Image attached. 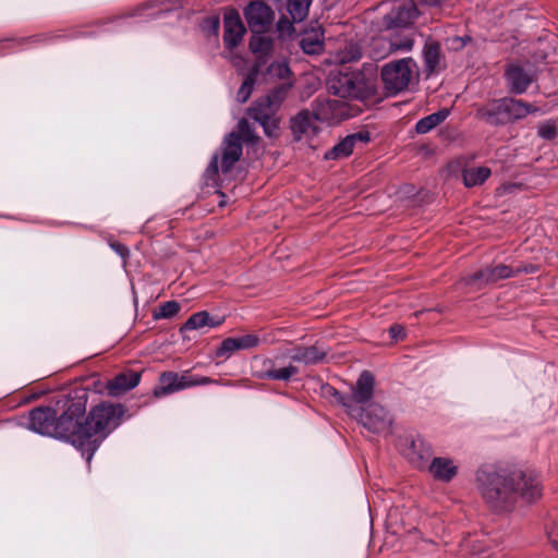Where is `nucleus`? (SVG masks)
Instances as JSON below:
<instances>
[{"mask_svg":"<svg viewBox=\"0 0 558 558\" xmlns=\"http://www.w3.org/2000/svg\"><path fill=\"white\" fill-rule=\"evenodd\" d=\"M271 47L272 40L265 34H253L250 40L251 51L255 54H258L259 57L268 54L271 50Z\"/></svg>","mask_w":558,"mask_h":558,"instance_id":"c756f323","label":"nucleus"},{"mask_svg":"<svg viewBox=\"0 0 558 558\" xmlns=\"http://www.w3.org/2000/svg\"><path fill=\"white\" fill-rule=\"evenodd\" d=\"M417 16V9L410 0H400L392 4L390 11L386 13L383 23L387 28L407 26Z\"/></svg>","mask_w":558,"mask_h":558,"instance_id":"1a4fd4ad","label":"nucleus"},{"mask_svg":"<svg viewBox=\"0 0 558 558\" xmlns=\"http://www.w3.org/2000/svg\"><path fill=\"white\" fill-rule=\"evenodd\" d=\"M242 156V144L239 136L232 132L226 136L222 145V171H229Z\"/></svg>","mask_w":558,"mask_h":558,"instance_id":"f3484780","label":"nucleus"},{"mask_svg":"<svg viewBox=\"0 0 558 558\" xmlns=\"http://www.w3.org/2000/svg\"><path fill=\"white\" fill-rule=\"evenodd\" d=\"M286 355L293 362L312 365L323 362L327 355V351L319 345H295L288 349Z\"/></svg>","mask_w":558,"mask_h":558,"instance_id":"4468645a","label":"nucleus"},{"mask_svg":"<svg viewBox=\"0 0 558 558\" xmlns=\"http://www.w3.org/2000/svg\"><path fill=\"white\" fill-rule=\"evenodd\" d=\"M426 469L436 481L449 483L458 475L460 464L450 457H436L429 461Z\"/></svg>","mask_w":558,"mask_h":558,"instance_id":"f8f14e48","label":"nucleus"},{"mask_svg":"<svg viewBox=\"0 0 558 558\" xmlns=\"http://www.w3.org/2000/svg\"><path fill=\"white\" fill-rule=\"evenodd\" d=\"M487 539L481 535L469 537L462 542V549L476 558H495L490 553H486Z\"/></svg>","mask_w":558,"mask_h":558,"instance_id":"4be33fe9","label":"nucleus"},{"mask_svg":"<svg viewBox=\"0 0 558 558\" xmlns=\"http://www.w3.org/2000/svg\"><path fill=\"white\" fill-rule=\"evenodd\" d=\"M401 451L404 458L418 470L426 469L433 456L430 445L420 435L404 437Z\"/></svg>","mask_w":558,"mask_h":558,"instance_id":"423d86ee","label":"nucleus"},{"mask_svg":"<svg viewBox=\"0 0 558 558\" xmlns=\"http://www.w3.org/2000/svg\"><path fill=\"white\" fill-rule=\"evenodd\" d=\"M354 416L359 417L363 426L373 433L388 432L392 423L388 411L377 403L369 404L365 411Z\"/></svg>","mask_w":558,"mask_h":558,"instance_id":"6e6552de","label":"nucleus"},{"mask_svg":"<svg viewBox=\"0 0 558 558\" xmlns=\"http://www.w3.org/2000/svg\"><path fill=\"white\" fill-rule=\"evenodd\" d=\"M390 333L396 339L401 338L403 336V328L401 326H398V325L392 326L390 328Z\"/></svg>","mask_w":558,"mask_h":558,"instance_id":"49530a36","label":"nucleus"},{"mask_svg":"<svg viewBox=\"0 0 558 558\" xmlns=\"http://www.w3.org/2000/svg\"><path fill=\"white\" fill-rule=\"evenodd\" d=\"M269 74L280 80H287L291 71L287 62H275L269 66Z\"/></svg>","mask_w":558,"mask_h":558,"instance_id":"4c0bfd02","label":"nucleus"},{"mask_svg":"<svg viewBox=\"0 0 558 558\" xmlns=\"http://www.w3.org/2000/svg\"><path fill=\"white\" fill-rule=\"evenodd\" d=\"M374 44H375V45H379V44H384V41H383V40H380V39H378V40H376Z\"/></svg>","mask_w":558,"mask_h":558,"instance_id":"864d4df0","label":"nucleus"},{"mask_svg":"<svg viewBox=\"0 0 558 558\" xmlns=\"http://www.w3.org/2000/svg\"><path fill=\"white\" fill-rule=\"evenodd\" d=\"M180 308H181L180 304L175 301L165 302L163 304H161L159 306V311L155 314V317L156 318H171L179 313Z\"/></svg>","mask_w":558,"mask_h":558,"instance_id":"f704fd0d","label":"nucleus"},{"mask_svg":"<svg viewBox=\"0 0 558 558\" xmlns=\"http://www.w3.org/2000/svg\"><path fill=\"white\" fill-rule=\"evenodd\" d=\"M492 174L487 167L468 168L463 171V182L466 187H473L483 184Z\"/></svg>","mask_w":558,"mask_h":558,"instance_id":"b1692460","label":"nucleus"},{"mask_svg":"<svg viewBox=\"0 0 558 558\" xmlns=\"http://www.w3.org/2000/svg\"><path fill=\"white\" fill-rule=\"evenodd\" d=\"M248 114L253 120H255L263 126L266 135H276L278 130V120L275 118V116L268 117L267 113L258 114V108L250 109Z\"/></svg>","mask_w":558,"mask_h":558,"instance_id":"c85d7f7f","label":"nucleus"},{"mask_svg":"<svg viewBox=\"0 0 558 558\" xmlns=\"http://www.w3.org/2000/svg\"><path fill=\"white\" fill-rule=\"evenodd\" d=\"M112 248L121 256H125L128 254V248L122 244H112Z\"/></svg>","mask_w":558,"mask_h":558,"instance_id":"de8ad7c7","label":"nucleus"},{"mask_svg":"<svg viewBox=\"0 0 558 558\" xmlns=\"http://www.w3.org/2000/svg\"><path fill=\"white\" fill-rule=\"evenodd\" d=\"M313 114L318 121L335 122L347 117L345 105L337 99L317 98Z\"/></svg>","mask_w":558,"mask_h":558,"instance_id":"9b49d317","label":"nucleus"},{"mask_svg":"<svg viewBox=\"0 0 558 558\" xmlns=\"http://www.w3.org/2000/svg\"><path fill=\"white\" fill-rule=\"evenodd\" d=\"M323 33L319 29L312 31L311 33L304 34L300 45L305 53L315 54L323 49Z\"/></svg>","mask_w":558,"mask_h":558,"instance_id":"bb28decb","label":"nucleus"},{"mask_svg":"<svg viewBox=\"0 0 558 558\" xmlns=\"http://www.w3.org/2000/svg\"><path fill=\"white\" fill-rule=\"evenodd\" d=\"M218 172V156H214L208 168L206 169V177H213Z\"/></svg>","mask_w":558,"mask_h":558,"instance_id":"a18cd8bd","label":"nucleus"},{"mask_svg":"<svg viewBox=\"0 0 558 558\" xmlns=\"http://www.w3.org/2000/svg\"><path fill=\"white\" fill-rule=\"evenodd\" d=\"M538 134L543 138H553L556 135V128L551 124H542L538 128Z\"/></svg>","mask_w":558,"mask_h":558,"instance_id":"37998d69","label":"nucleus"},{"mask_svg":"<svg viewBox=\"0 0 558 558\" xmlns=\"http://www.w3.org/2000/svg\"><path fill=\"white\" fill-rule=\"evenodd\" d=\"M299 373V368L292 364L286 367H275L274 365L270 368H267L263 375V377L274 380H289L294 375Z\"/></svg>","mask_w":558,"mask_h":558,"instance_id":"7c9ffc66","label":"nucleus"},{"mask_svg":"<svg viewBox=\"0 0 558 558\" xmlns=\"http://www.w3.org/2000/svg\"><path fill=\"white\" fill-rule=\"evenodd\" d=\"M141 380L137 372L121 373L107 384L108 393L112 397L120 396L135 388Z\"/></svg>","mask_w":558,"mask_h":558,"instance_id":"6ab92c4d","label":"nucleus"},{"mask_svg":"<svg viewBox=\"0 0 558 558\" xmlns=\"http://www.w3.org/2000/svg\"><path fill=\"white\" fill-rule=\"evenodd\" d=\"M426 4H429V5H437L440 0H423Z\"/></svg>","mask_w":558,"mask_h":558,"instance_id":"3c124183","label":"nucleus"},{"mask_svg":"<svg viewBox=\"0 0 558 558\" xmlns=\"http://www.w3.org/2000/svg\"><path fill=\"white\" fill-rule=\"evenodd\" d=\"M448 116L449 110L441 109L417 121L415 130L420 134H425L440 124Z\"/></svg>","mask_w":558,"mask_h":558,"instance_id":"a878e982","label":"nucleus"},{"mask_svg":"<svg viewBox=\"0 0 558 558\" xmlns=\"http://www.w3.org/2000/svg\"><path fill=\"white\" fill-rule=\"evenodd\" d=\"M211 24H213V28H214L215 33H217L218 28H219V19L218 17H213L211 19Z\"/></svg>","mask_w":558,"mask_h":558,"instance_id":"09e8293b","label":"nucleus"},{"mask_svg":"<svg viewBox=\"0 0 558 558\" xmlns=\"http://www.w3.org/2000/svg\"><path fill=\"white\" fill-rule=\"evenodd\" d=\"M385 88L391 94L405 90L418 75V68L412 58L391 61L381 68Z\"/></svg>","mask_w":558,"mask_h":558,"instance_id":"7ed1b4c3","label":"nucleus"},{"mask_svg":"<svg viewBox=\"0 0 558 558\" xmlns=\"http://www.w3.org/2000/svg\"><path fill=\"white\" fill-rule=\"evenodd\" d=\"M223 44L226 48L233 49L242 41L246 33L240 14L235 11L227 13L223 19Z\"/></svg>","mask_w":558,"mask_h":558,"instance_id":"ddd939ff","label":"nucleus"},{"mask_svg":"<svg viewBox=\"0 0 558 558\" xmlns=\"http://www.w3.org/2000/svg\"><path fill=\"white\" fill-rule=\"evenodd\" d=\"M124 411L122 405L101 403L93 408L83 423L68 413L57 417L51 408H37L29 413L28 428L46 436L66 437L90 462L102 440L116 429Z\"/></svg>","mask_w":558,"mask_h":558,"instance_id":"f257e3e1","label":"nucleus"},{"mask_svg":"<svg viewBox=\"0 0 558 558\" xmlns=\"http://www.w3.org/2000/svg\"><path fill=\"white\" fill-rule=\"evenodd\" d=\"M254 83H255V77L253 74L248 75L244 80L243 84L241 85L240 89L238 90V100L240 102H245L250 98L252 90H253Z\"/></svg>","mask_w":558,"mask_h":558,"instance_id":"e433bc0d","label":"nucleus"},{"mask_svg":"<svg viewBox=\"0 0 558 558\" xmlns=\"http://www.w3.org/2000/svg\"><path fill=\"white\" fill-rule=\"evenodd\" d=\"M507 112L509 122L525 118L529 113L537 111V108L522 100L507 98Z\"/></svg>","mask_w":558,"mask_h":558,"instance_id":"5701e85b","label":"nucleus"},{"mask_svg":"<svg viewBox=\"0 0 558 558\" xmlns=\"http://www.w3.org/2000/svg\"><path fill=\"white\" fill-rule=\"evenodd\" d=\"M318 121L308 110L300 111L291 119L290 128L296 141H311L317 134Z\"/></svg>","mask_w":558,"mask_h":558,"instance_id":"9d476101","label":"nucleus"},{"mask_svg":"<svg viewBox=\"0 0 558 558\" xmlns=\"http://www.w3.org/2000/svg\"><path fill=\"white\" fill-rule=\"evenodd\" d=\"M475 485L485 502L498 511L511 509L519 497L532 502L542 494L539 481L532 473L493 465L476 471Z\"/></svg>","mask_w":558,"mask_h":558,"instance_id":"f03ea898","label":"nucleus"},{"mask_svg":"<svg viewBox=\"0 0 558 558\" xmlns=\"http://www.w3.org/2000/svg\"><path fill=\"white\" fill-rule=\"evenodd\" d=\"M513 274L514 271L509 266L500 264L474 274L473 276L465 279V283L473 284L477 281H482L484 283H494L500 279L509 278Z\"/></svg>","mask_w":558,"mask_h":558,"instance_id":"a211bd4d","label":"nucleus"},{"mask_svg":"<svg viewBox=\"0 0 558 558\" xmlns=\"http://www.w3.org/2000/svg\"><path fill=\"white\" fill-rule=\"evenodd\" d=\"M375 378L368 371H364L359 376L356 384L351 386V395L349 397L335 391L336 400L343 405L351 416L356 415L362 410L354 407L356 404H365L372 400L374 396Z\"/></svg>","mask_w":558,"mask_h":558,"instance_id":"39448f33","label":"nucleus"},{"mask_svg":"<svg viewBox=\"0 0 558 558\" xmlns=\"http://www.w3.org/2000/svg\"><path fill=\"white\" fill-rule=\"evenodd\" d=\"M506 78L511 92L515 94L524 93L533 81L532 75L518 65H512L507 70Z\"/></svg>","mask_w":558,"mask_h":558,"instance_id":"aec40b11","label":"nucleus"},{"mask_svg":"<svg viewBox=\"0 0 558 558\" xmlns=\"http://www.w3.org/2000/svg\"><path fill=\"white\" fill-rule=\"evenodd\" d=\"M161 386L155 390L156 397H162L175 391L181 390L179 388L180 380L179 375L175 373H165L160 377Z\"/></svg>","mask_w":558,"mask_h":558,"instance_id":"cd10ccee","label":"nucleus"},{"mask_svg":"<svg viewBox=\"0 0 558 558\" xmlns=\"http://www.w3.org/2000/svg\"><path fill=\"white\" fill-rule=\"evenodd\" d=\"M361 58V51L356 46L351 45L349 48V51L339 58V61L344 62H352L356 61Z\"/></svg>","mask_w":558,"mask_h":558,"instance_id":"79ce46f5","label":"nucleus"},{"mask_svg":"<svg viewBox=\"0 0 558 558\" xmlns=\"http://www.w3.org/2000/svg\"><path fill=\"white\" fill-rule=\"evenodd\" d=\"M238 344L234 338H227L225 339L220 347L216 351V355L218 357H225L228 359L232 353L238 351Z\"/></svg>","mask_w":558,"mask_h":558,"instance_id":"c9c22d12","label":"nucleus"},{"mask_svg":"<svg viewBox=\"0 0 558 558\" xmlns=\"http://www.w3.org/2000/svg\"><path fill=\"white\" fill-rule=\"evenodd\" d=\"M244 16L253 34H265L272 25L275 13L266 3L254 1L245 8Z\"/></svg>","mask_w":558,"mask_h":558,"instance_id":"0eeeda50","label":"nucleus"},{"mask_svg":"<svg viewBox=\"0 0 558 558\" xmlns=\"http://www.w3.org/2000/svg\"><path fill=\"white\" fill-rule=\"evenodd\" d=\"M456 41L460 43V46H463V45H464V43H463L462 38H460V37H457V38H456Z\"/></svg>","mask_w":558,"mask_h":558,"instance_id":"603ef678","label":"nucleus"},{"mask_svg":"<svg viewBox=\"0 0 558 558\" xmlns=\"http://www.w3.org/2000/svg\"><path fill=\"white\" fill-rule=\"evenodd\" d=\"M328 89L331 94L342 99H361L368 93L364 75L355 71H340L337 74H332L328 81Z\"/></svg>","mask_w":558,"mask_h":558,"instance_id":"20e7f679","label":"nucleus"},{"mask_svg":"<svg viewBox=\"0 0 558 558\" xmlns=\"http://www.w3.org/2000/svg\"><path fill=\"white\" fill-rule=\"evenodd\" d=\"M221 324L220 320L214 318L207 312H198L193 314L184 324V330H196L204 327H217Z\"/></svg>","mask_w":558,"mask_h":558,"instance_id":"393cba45","label":"nucleus"},{"mask_svg":"<svg viewBox=\"0 0 558 558\" xmlns=\"http://www.w3.org/2000/svg\"><path fill=\"white\" fill-rule=\"evenodd\" d=\"M239 350H247L258 345L259 338L255 335H244L241 337H234Z\"/></svg>","mask_w":558,"mask_h":558,"instance_id":"58836bf2","label":"nucleus"},{"mask_svg":"<svg viewBox=\"0 0 558 558\" xmlns=\"http://www.w3.org/2000/svg\"><path fill=\"white\" fill-rule=\"evenodd\" d=\"M239 138L243 137L245 141L250 142L253 141L254 135L252 133L251 126L247 122V120L242 119L238 123V133H235Z\"/></svg>","mask_w":558,"mask_h":558,"instance_id":"ea45409f","label":"nucleus"},{"mask_svg":"<svg viewBox=\"0 0 558 558\" xmlns=\"http://www.w3.org/2000/svg\"><path fill=\"white\" fill-rule=\"evenodd\" d=\"M369 141V134L367 132H359L355 134L348 135L344 140L333 146L330 150L325 154L326 159H339L348 157L352 154L357 143L365 144Z\"/></svg>","mask_w":558,"mask_h":558,"instance_id":"dca6fc26","label":"nucleus"},{"mask_svg":"<svg viewBox=\"0 0 558 558\" xmlns=\"http://www.w3.org/2000/svg\"><path fill=\"white\" fill-rule=\"evenodd\" d=\"M551 544L558 549V534L549 535Z\"/></svg>","mask_w":558,"mask_h":558,"instance_id":"8fccbe9b","label":"nucleus"},{"mask_svg":"<svg viewBox=\"0 0 558 558\" xmlns=\"http://www.w3.org/2000/svg\"><path fill=\"white\" fill-rule=\"evenodd\" d=\"M290 87L291 83L281 84L271 95L267 96L266 99L255 102L250 109L258 108V114L267 113L268 117L274 116V106L278 105L284 98Z\"/></svg>","mask_w":558,"mask_h":558,"instance_id":"412c9836","label":"nucleus"},{"mask_svg":"<svg viewBox=\"0 0 558 558\" xmlns=\"http://www.w3.org/2000/svg\"><path fill=\"white\" fill-rule=\"evenodd\" d=\"M413 47V43L409 39L404 40L402 44H393V43H390L389 44V49H388V52H395V51H398V50H404V51H410Z\"/></svg>","mask_w":558,"mask_h":558,"instance_id":"c03bdc74","label":"nucleus"},{"mask_svg":"<svg viewBox=\"0 0 558 558\" xmlns=\"http://www.w3.org/2000/svg\"><path fill=\"white\" fill-rule=\"evenodd\" d=\"M277 31L280 37H288L294 32V27L291 21L282 17L277 23Z\"/></svg>","mask_w":558,"mask_h":558,"instance_id":"a19ab883","label":"nucleus"},{"mask_svg":"<svg viewBox=\"0 0 558 558\" xmlns=\"http://www.w3.org/2000/svg\"><path fill=\"white\" fill-rule=\"evenodd\" d=\"M507 108V98L496 99L480 108L477 114L492 125L506 124L509 123Z\"/></svg>","mask_w":558,"mask_h":558,"instance_id":"2eb2a0df","label":"nucleus"},{"mask_svg":"<svg viewBox=\"0 0 558 558\" xmlns=\"http://www.w3.org/2000/svg\"><path fill=\"white\" fill-rule=\"evenodd\" d=\"M179 380H180L179 388H181V390L189 388V387L206 385V384L211 383L210 378H208V377H196L189 373L179 375Z\"/></svg>","mask_w":558,"mask_h":558,"instance_id":"72a5a7b5","label":"nucleus"},{"mask_svg":"<svg viewBox=\"0 0 558 558\" xmlns=\"http://www.w3.org/2000/svg\"><path fill=\"white\" fill-rule=\"evenodd\" d=\"M424 61L428 71L437 70L440 64V48L436 43H430L425 46Z\"/></svg>","mask_w":558,"mask_h":558,"instance_id":"473e14b6","label":"nucleus"},{"mask_svg":"<svg viewBox=\"0 0 558 558\" xmlns=\"http://www.w3.org/2000/svg\"><path fill=\"white\" fill-rule=\"evenodd\" d=\"M312 0H288V12L293 22L303 21L307 14Z\"/></svg>","mask_w":558,"mask_h":558,"instance_id":"2f4dec72","label":"nucleus"}]
</instances>
